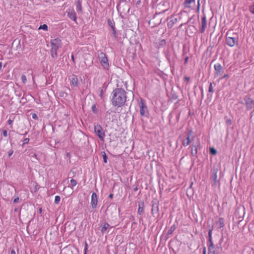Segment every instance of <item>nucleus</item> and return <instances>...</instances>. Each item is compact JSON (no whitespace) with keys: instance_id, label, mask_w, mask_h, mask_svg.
<instances>
[{"instance_id":"f257e3e1","label":"nucleus","mask_w":254,"mask_h":254,"mask_svg":"<svg viewBox=\"0 0 254 254\" xmlns=\"http://www.w3.org/2000/svg\"><path fill=\"white\" fill-rule=\"evenodd\" d=\"M111 102L115 107H121L123 106L127 101V93L122 88H116L112 93Z\"/></svg>"},{"instance_id":"f03ea898","label":"nucleus","mask_w":254,"mask_h":254,"mask_svg":"<svg viewBox=\"0 0 254 254\" xmlns=\"http://www.w3.org/2000/svg\"><path fill=\"white\" fill-rule=\"evenodd\" d=\"M51 55L53 59H57L58 57L57 50L62 46L61 40L59 38H56L51 40Z\"/></svg>"},{"instance_id":"7ed1b4c3","label":"nucleus","mask_w":254,"mask_h":254,"mask_svg":"<svg viewBox=\"0 0 254 254\" xmlns=\"http://www.w3.org/2000/svg\"><path fill=\"white\" fill-rule=\"evenodd\" d=\"M98 59L101 65L104 68L108 69L109 67L108 58L103 52H100L98 54Z\"/></svg>"},{"instance_id":"20e7f679","label":"nucleus","mask_w":254,"mask_h":254,"mask_svg":"<svg viewBox=\"0 0 254 254\" xmlns=\"http://www.w3.org/2000/svg\"><path fill=\"white\" fill-rule=\"evenodd\" d=\"M94 132L101 140L104 141L105 134L103 128L100 125L97 124L94 126Z\"/></svg>"},{"instance_id":"39448f33","label":"nucleus","mask_w":254,"mask_h":254,"mask_svg":"<svg viewBox=\"0 0 254 254\" xmlns=\"http://www.w3.org/2000/svg\"><path fill=\"white\" fill-rule=\"evenodd\" d=\"M228 33L226 34V43L230 47H234L235 45L238 44V39L236 35L235 37L228 36Z\"/></svg>"},{"instance_id":"423d86ee","label":"nucleus","mask_w":254,"mask_h":254,"mask_svg":"<svg viewBox=\"0 0 254 254\" xmlns=\"http://www.w3.org/2000/svg\"><path fill=\"white\" fill-rule=\"evenodd\" d=\"M152 214L154 215H156L157 217L159 216V201L157 199H153L152 201Z\"/></svg>"},{"instance_id":"0eeeda50","label":"nucleus","mask_w":254,"mask_h":254,"mask_svg":"<svg viewBox=\"0 0 254 254\" xmlns=\"http://www.w3.org/2000/svg\"><path fill=\"white\" fill-rule=\"evenodd\" d=\"M245 102V105L247 107V109L248 111L252 110L253 112L254 111V100L250 97H245L244 98Z\"/></svg>"},{"instance_id":"6e6552de","label":"nucleus","mask_w":254,"mask_h":254,"mask_svg":"<svg viewBox=\"0 0 254 254\" xmlns=\"http://www.w3.org/2000/svg\"><path fill=\"white\" fill-rule=\"evenodd\" d=\"M200 147L199 139H197V141L195 143H193L190 147L191 148V155L193 157H197V149Z\"/></svg>"},{"instance_id":"1a4fd4ad","label":"nucleus","mask_w":254,"mask_h":254,"mask_svg":"<svg viewBox=\"0 0 254 254\" xmlns=\"http://www.w3.org/2000/svg\"><path fill=\"white\" fill-rule=\"evenodd\" d=\"M218 172V169L214 168L212 170V175L211 178L213 181L212 186H216L219 183V180L217 179V173Z\"/></svg>"},{"instance_id":"9d476101","label":"nucleus","mask_w":254,"mask_h":254,"mask_svg":"<svg viewBox=\"0 0 254 254\" xmlns=\"http://www.w3.org/2000/svg\"><path fill=\"white\" fill-rule=\"evenodd\" d=\"M215 69V77L221 75L224 72V68L220 64H216L214 66Z\"/></svg>"},{"instance_id":"9b49d317","label":"nucleus","mask_w":254,"mask_h":254,"mask_svg":"<svg viewBox=\"0 0 254 254\" xmlns=\"http://www.w3.org/2000/svg\"><path fill=\"white\" fill-rule=\"evenodd\" d=\"M207 27V21L206 17L205 15H204L201 17V27L199 29V31L201 33H203L205 31V29Z\"/></svg>"},{"instance_id":"f8f14e48","label":"nucleus","mask_w":254,"mask_h":254,"mask_svg":"<svg viewBox=\"0 0 254 254\" xmlns=\"http://www.w3.org/2000/svg\"><path fill=\"white\" fill-rule=\"evenodd\" d=\"M67 15L68 18L70 19L73 20L75 23H77L76 19V14L74 11V10L72 8L71 9H69L68 11H67Z\"/></svg>"},{"instance_id":"ddd939ff","label":"nucleus","mask_w":254,"mask_h":254,"mask_svg":"<svg viewBox=\"0 0 254 254\" xmlns=\"http://www.w3.org/2000/svg\"><path fill=\"white\" fill-rule=\"evenodd\" d=\"M98 202V198L96 193L94 192L91 195V204L92 208L94 209L96 207Z\"/></svg>"},{"instance_id":"4468645a","label":"nucleus","mask_w":254,"mask_h":254,"mask_svg":"<svg viewBox=\"0 0 254 254\" xmlns=\"http://www.w3.org/2000/svg\"><path fill=\"white\" fill-rule=\"evenodd\" d=\"M161 7H162V11L160 12V14L167 12L168 14H169L171 10H170V5L169 3L168 2H164L162 5Z\"/></svg>"},{"instance_id":"2eb2a0df","label":"nucleus","mask_w":254,"mask_h":254,"mask_svg":"<svg viewBox=\"0 0 254 254\" xmlns=\"http://www.w3.org/2000/svg\"><path fill=\"white\" fill-rule=\"evenodd\" d=\"M139 106L140 108V115L142 116L145 115V110L147 109L146 105L143 103V101L142 99L140 100V102L139 103Z\"/></svg>"},{"instance_id":"dca6fc26","label":"nucleus","mask_w":254,"mask_h":254,"mask_svg":"<svg viewBox=\"0 0 254 254\" xmlns=\"http://www.w3.org/2000/svg\"><path fill=\"white\" fill-rule=\"evenodd\" d=\"M212 229H210L208 232V242H209V246H208V249H213L215 248L214 245L212 242Z\"/></svg>"},{"instance_id":"f3484780","label":"nucleus","mask_w":254,"mask_h":254,"mask_svg":"<svg viewBox=\"0 0 254 254\" xmlns=\"http://www.w3.org/2000/svg\"><path fill=\"white\" fill-rule=\"evenodd\" d=\"M190 134L191 132H189V133H188L187 137L183 141V145L185 147L189 145L191 142V140L190 139Z\"/></svg>"},{"instance_id":"a211bd4d","label":"nucleus","mask_w":254,"mask_h":254,"mask_svg":"<svg viewBox=\"0 0 254 254\" xmlns=\"http://www.w3.org/2000/svg\"><path fill=\"white\" fill-rule=\"evenodd\" d=\"M113 226H110V225L107 222H105L103 225V227L101 228V233L104 234L105 233L108 229V228H112Z\"/></svg>"},{"instance_id":"6ab92c4d","label":"nucleus","mask_w":254,"mask_h":254,"mask_svg":"<svg viewBox=\"0 0 254 254\" xmlns=\"http://www.w3.org/2000/svg\"><path fill=\"white\" fill-rule=\"evenodd\" d=\"M144 203L143 201H140L138 203V213L141 215L144 212Z\"/></svg>"},{"instance_id":"aec40b11","label":"nucleus","mask_w":254,"mask_h":254,"mask_svg":"<svg viewBox=\"0 0 254 254\" xmlns=\"http://www.w3.org/2000/svg\"><path fill=\"white\" fill-rule=\"evenodd\" d=\"M71 84L74 86H77L78 84V78L76 75L73 74L71 76Z\"/></svg>"},{"instance_id":"412c9836","label":"nucleus","mask_w":254,"mask_h":254,"mask_svg":"<svg viewBox=\"0 0 254 254\" xmlns=\"http://www.w3.org/2000/svg\"><path fill=\"white\" fill-rule=\"evenodd\" d=\"M76 8L77 12L81 13L82 11V8L81 6V1L78 0L75 2Z\"/></svg>"},{"instance_id":"4be33fe9","label":"nucleus","mask_w":254,"mask_h":254,"mask_svg":"<svg viewBox=\"0 0 254 254\" xmlns=\"http://www.w3.org/2000/svg\"><path fill=\"white\" fill-rule=\"evenodd\" d=\"M195 0H185L183 4L186 8H190V4L192 2H194Z\"/></svg>"},{"instance_id":"5701e85b","label":"nucleus","mask_w":254,"mask_h":254,"mask_svg":"<svg viewBox=\"0 0 254 254\" xmlns=\"http://www.w3.org/2000/svg\"><path fill=\"white\" fill-rule=\"evenodd\" d=\"M177 21L176 18H172L168 22V26L169 28H172L175 23Z\"/></svg>"},{"instance_id":"b1692460","label":"nucleus","mask_w":254,"mask_h":254,"mask_svg":"<svg viewBox=\"0 0 254 254\" xmlns=\"http://www.w3.org/2000/svg\"><path fill=\"white\" fill-rule=\"evenodd\" d=\"M221 250L219 247H217L216 249L215 248L213 249H208V254H216L217 250Z\"/></svg>"},{"instance_id":"393cba45","label":"nucleus","mask_w":254,"mask_h":254,"mask_svg":"<svg viewBox=\"0 0 254 254\" xmlns=\"http://www.w3.org/2000/svg\"><path fill=\"white\" fill-rule=\"evenodd\" d=\"M108 24L109 26H110L112 29V30H114V29L115 28V22L114 21L111 20L110 19H108Z\"/></svg>"},{"instance_id":"a878e982","label":"nucleus","mask_w":254,"mask_h":254,"mask_svg":"<svg viewBox=\"0 0 254 254\" xmlns=\"http://www.w3.org/2000/svg\"><path fill=\"white\" fill-rule=\"evenodd\" d=\"M218 223L219 224V228H223L224 226V219L223 218H220Z\"/></svg>"},{"instance_id":"bb28decb","label":"nucleus","mask_w":254,"mask_h":254,"mask_svg":"<svg viewBox=\"0 0 254 254\" xmlns=\"http://www.w3.org/2000/svg\"><path fill=\"white\" fill-rule=\"evenodd\" d=\"M48 26L47 24H43V25H41L40 26L39 28V29H43L45 31H47L48 30Z\"/></svg>"},{"instance_id":"cd10ccee","label":"nucleus","mask_w":254,"mask_h":254,"mask_svg":"<svg viewBox=\"0 0 254 254\" xmlns=\"http://www.w3.org/2000/svg\"><path fill=\"white\" fill-rule=\"evenodd\" d=\"M102 157L103 158V161L105 163H106L107 162V156L105 152H102Z\"/></svg>"},{"instance_id":"c85d7f7f","label":"nucleus","mask_w":254,"mask_h":254,"mask_svg":"<svg viewBox=\"0 0 254 254\" xmlns=\"http://www.w3.org/2000/svg\"><path fill=\"white\" fill-rule=\"evenodd\" d=\"M158 0H152V6L154 8H157L158 4L157 3V1Z\"/></svg>"},{"instance_id":"c756f323","label":"nucleus","mask_w":254,"mask_h":254,"mask_svg":"<svg viewBox=\"0 0 254 254\" xmlns=\"http://www.w3.org/2000/svg\"><path fill=\"white\" fill-rule=\"evenodd\" d=\"M60 200H61V197L59 195H56L55 196L54 203L56 204H58L59 203Z\"/></svg>"},{"instance_id":"7c9ffc66","label":"nucleus","mask_w":254,"mask_h":254,"mask_svg":"<svg viewBox=\"0 0 254 254\" xmlns=\"http://www.w3.org/2000/svg\"><path fill=\"white\" fill-rule=\"evenodd\" d=\"M92 111L94 114L98 113V109L96 108L95 104H94L92 106Z\"/></svg>"},{"instance_id":"2f4dec72","label":"nucleus","mask_w":254,"mask_h":254,"mask_svg":"<svg viewBox=\"0 0 254 254\" xmlns=\"http://www.w3.org/2000/svg\"><path fill=\"white\" fill-rule=\"evenodd\" d=\"M208 92L210 93H213L214 90L212 86V83H210L208 88Z\"/></svg>"},{"instance_id":"473e14b6","label":"nucleus","mask_w":254,"mask_h":254,"mask_svg":"<svg viewBox=\"0 0 254 254\" xmlns=\"http://www.w3.org/2000/svg\"><path fill=\"white\" fill-rule=\"evenodd\" d=\"M210 153L213 155H215L217 153V150L213 147L210 148Z\"/></svg>"},{"instance_id":"72a5a7b5","label":"nucleus","mask_w":254,"mask_h":254,"mask_svg":"<svg viewBox=\"0 0 254 254\" xmlns=\"http://www.w3.org/2000/svg\"><path fill=\"white\" fill-rule=\"evenodd\" d=\"M21 80L23 84H25L27 82L26 77L25 75L23 74L21 76Z\"/></svg>"},{"instance_id":"f704fd0d","label":"nucleus","mask_w":254,"mask_h":254,"mask_svg":"<svg viewBox=\"0 0 254 254\" xmlns=\"http://www.w3.org/2000/svg\"><path fill=\"white\" fill-rule=\"evenodd\" d=\"M166 44V42L165 40H162L160 41V48L162 46H165Z\"/></svg>"},{"instance_id":"c9c22d12","label":"nucleus","mask_w":254,"mask_h":254,"mask_svg":"<svg viewBox=\"0 0 254 254\" xmlns=\"http://www.w3.org/2000/svg\"><path fill=\"white\" fill-rule=\"evenodd\" d=\"M70 184L72 187L75 186L77 184L76 181L74 179H71L70 180Z\"/></svg>"},{"instance_id":"e433bc0d","label":"nucleus","mask_w":254,"mask_h":254,"mask_svg":"<svg viewBox=\"0 0 254 254\" xmlns=\"http://www.w3.org/2000/svg\"><path fill=\"white\" fill-rule=\"evenodd\" d=\"M226 124L228 126H230L232 124V121L230 119H227L226 120Z\"/></svg>"},{"instance_id":"4c0bfd02","label":"nucleus","mask_w":254,"mask_h":254,"mask_svg":"<svg viewBox=\"0 0 254 254\" xmlns=\"http://www.w3.org/2000/svg\"><path fill=\"white\" fill-rule=\"evenodd\" d=\"M87 250H88V245H87V243L85 242L84 249V254H87Z\"/></svg>"},{"instance_id":"58836bf2","label":"nucleus","mask_w":254,"mask_h":254,"mask_svg":"<svg viewBox=\"0 0 254 254\" xmlns=\"http://www.w3.org/2000/svg\"><path fill=\"white\" fill-rule=\"evenodd\" d=\"M29 141V139L28 138H25L23 140V143L22 146H23L25 144L28 143Z\"/></svg>"},{"instance_id":"ea45409f","label":"nucleus","mask_w":254,"mask_h":254,"mask_svg":"<svg viewBox=\"0 0 254 254\" xmlns=\"http://www.w3.org/2000/svg\"><path fill=\"white\" fill-rule=\"evenodd\" d=\"M2 132L4 137H6L7 136V131L6 129H2Z\"/></svg>"},{"instance_id":"a19ab883","label":"nucleus","mask_w":254,"mask_h":254,"mask_svg":"<svg viewBox=\"0 0 254 254\" xmlns=\"http://www.w3.org/2000/svg\"><path fill=\"white\" fill-rule=\"evenodd\" d=\"M37 154L36 153H31V158H35L36 160H37Z\"/></svg>"},{"instance_id":"79ce46f5","label":"nucleus","mask_w":254,"mask_h":254,"mask_svg":"<svg viewBox=\"0 0 254 254\" xmlns=\"http://www.w3.org/2000/svg\"><path fill=\"white\" fill-rule=\"evenodd\" d=\"M32 117L33 119L37 120L38 117L37 115L35 113L32 114Z\"/></svg>"},{"instance_id":"37998d69","label":"nucleus","mask_w":254,"mask_h":254,"mask_svg":"<svg viewBox=\"0 0 254 254\" xmlns=\"http://www.w3.org/2000/svg\"><path fill=\"white\" fill-rule=\"evenodd\" d=\"M229 77V75L228 74H224L223 77L221 78V79H227Z\"/></svg>"},{"instance_id":"c03bdc74","label":"nucleus","mask_w":254,"mask_h":254,"mask_svg":"<svg viewBox=\"0 0 254 254\" xmlns=\"http://www.w3.org/2000/svg\"><path fill=\"white\" fill-rule=\"evenodd\" d=\"M13 153V150L11 149L8 151V157H10Z\"/></svg>"},{"instance_id":"a18cd8bd","label":"nucleus","mask_w":254,"mask_h":254,"mask_svg":"<svg viewBox=\"0 0 254 254\" xmlns=\"http://www.w3.org/2000/svg\"><path fill=\"white\" fill-rule=\"evenodd\" d=\"M13 122V120H11V119H9L7 121V123L9 125H11L12 123Z\"/></svg>"},{"instance_id":"49530a36","label":"nucleus","mask_w":254,"mask_h":254,"mask_svg":"<svg viewBox=\"0 0 254 254\" xmlns=\"http://www.w3.org/2000/svg\"><path fill=\"white\" fill-rule=\"evenodd\" d=\"M19 200V197H16L15 198H14V200H13V202H14V203H17V202H18Z\"/></svg>"},{"instance_id":"de8ad7c7","label":"nucleus","mask_w":254,"mask_h":254,"mask_svg":"<svg viewBox=\"0 0 254 254\" xmlns=\"http://www.w3.org/2000/svg\"><path fill=\"white\" fill-rule=\"evenodd\" d=\"M64 95H65L66 96L67 93H66L65 92H61L60 94L61 97H64Z\"/></svg>"},{"instance_id":"09e8293b","label":"nucleus","mask_w":254,"mask_h":254,"mask_svg":"<svg viewBox=\"0 0 254 254\" xmlns=\"http://www.w3.org/2000/svg\"><path fill=\"white\" fill-rule=\"evenodd\" d=\"M188 60H189V57H187L185 58V61H184V63H185V64L188 63Z\"/></svg>"},{"instance_id":"8fccbe9b","label":"nucleus","mask_w":254,"mask_h":254,"mask_svg":"<svg viewBox=\"0 0 254 254\" xmlns=\"http://www.w3.org/2000/svg\"><path fill=\"white\" fill-rule=\"evenodd\" d=\"M141 3V0H138L136 2V5H138L140 4Z\"/></svg>"},{"instance_id":"3c124183","label":"nucleus","mask_w":254,"mask_h":254,"mask_svg":"<svg viewBox=\"0 0 254 254\" xmlns=\"http://www.w3.org/2000/svg\"><path fill=\"white\" fill-rule=\"evenodd\" d=\"M197 9L199 10L200 8V3H199V0L197 1Z\"/></svg>"},{"instance_id":"603ef678","label":"nucleus","mask_w":254,"mask_h":254,"mask_svg":"<svg viewBox=\"0 0 254 254\" xmlns=\"http://www.w3.org/2000/svg\"><path fill=\"white\" fill-rule=\"evenodd\" d=\"M112 31H113V34L114 35V36L115 37L116 36V29L115 28L114 30H112Z\"/></svg>"},{"instance_id":"864d4df0","label":"nucleus","mask_w":254,"mask_h":254,"mask_svg":"<svg viewBox=\"0 0 254 254\" xmlns=\"http://www.w3.org/2000/svg\"><path fill=\"white\" fill-rule=\"evenodd\" d=\"M71 59H72V61H73V62L74 63H75V61H74V58L73 55H71Z\"/></svg>"},{"instance_id":"5fc2aeb1","label":"nucleus","mask_w":254,"mask_h":254,"mask_svg":"<svg viewBox=\"0 0 254 254\" xmlns=\"http://www.w3.org/2000/svg\"><path fill=\"white\" fill-rule=\"evenodd\" d=\"M206 248H205V247H204L203 250V254H206Z\"/></svg>"},{"instance_id":"6e6d98bb","label":"nucleus","mask_w":254,"mask_h":254,"mask_svg":"<svg viewBox=\"0 0 254 254\" xmlns=\"http://www.w3.org/2000/svg\"><path fill=\"white\" fill-rule=\"evenodd\" d=\"M113 193H110L109 195V197L110 198H112L113 197Z\"/></svg>"},{"instance_id":"4d7b16f0","label":"nucleus","mask_w":254,"mask_h":254,"mask_svg":"<svg viewBox=\"0 0 254 254\" xmlns=\"http://www.w3.org/2000/svg\"><path fill=\"white\" fill-rule=\"evenodd\" d=\"M185 79L186 81H189L190 80V78L189 77L186 76L185 77Z\"/></svg>"},{"instance_id":"13d9d810","label":"nucleus","mask_w":254,"mask_h":254,"mask_svg":"<svg viewBox=\"0 0 254 254\" xmlns=\"http://www.w3.org/2000/svg\"><path fill=\"white\" fill-rule=\"evenodd\" d=\"M11 254H16L15 252V251L14 250H12L11 251Z\"/></svg>"},{"instance_id":"bf43d9fd","label":"nucleus","mask_w":254,"mask_h":254,"mask_svg":"<svg viewBox=\"0 0 254 254\" xmlns=\"http://www.w3.org/2000/svg\"><path fill=\"white\" fill-rule=\"evenodd\" d=\"M2 62H0V70H2V69H1V68H2Z\"/></svg>"},{"instance_id":"052dcab7","label":"nucleus","mask_w":254,"mask_h":254,"mask_svg":"<svg viewBox=\"0 0 254 254\" xmlns=\"http://www.w3.org/2000/svg\"><path fill=\"white\" fill-rule=\"evenodd\" d=\"M39 213H42V208L41 207H40L39 209Z\"/></svg>"},{"instance_id":"680f3d73","label":"nucleus","mask_w":254,"mask_h":254,"mask_svg":"<svg viewBox=\"0 0 254 254\" xmlns=\"http://www.w3.org/2000/svg\"><path fill=\"white\" fill-rule=\"evenodd\" d=\"M119 5L120 4L119 3L117 6V9L118 10L119 9Z\"/></svg>"},{"instance_id":"e2e57ef3","label":"nucleus","mask_w":254,"mask_h":254,"mask_svg":"<svg viewBox=\"0 0 254 254\" xmlns=\"http://www.w3.org/2000/svg\"><path fill=\"white\" fill-rule=\"evenodd\" d=\"M173 98L174 99H177V96H173Z\"/></svg>"},{"instance_id":"0e129e2a","label":"nucleus","mask_w":254,"mask_h":254,"mask_svg":"<svg viewBox=\"0 0 254 254\" xmlns=\"http://www.w3.org/2000/svg\"><path fill=\"white\" fill-rule=\"evenodd\" d=\"M137 190V187H136L135 189H134V190L136 191Z\"/></svg>"},{"instance_id":"69168bd1","label":"nucleus","mask_w":254,"mask_h":254,"mask_svg":"<svg viewBox=\"0 0 254 254\" xmlns=\"http://www.w3.org/2000/svg\"><path fill=\"white\" fill-rule=\"evenodd\" d=\"M27 132H26L24 134V135H25L26 134H27Z\"/></svg>"},{"instance_id":"338daca9","label":"nucleus","mask_w":254,"mask_h":254,"mask_svg":"<svg viewBox=\"0 0 254 254\" xmlns=\"http://www.w3.org/2000/svg\"><path fill=\"white\" fill-rule=\"evenodd\" d=\"M162 18L161 19L160 21V23L162 22Z\"/></svg>"},{"instance_id":"774afa93","label":"nucleus","mask_w":254,"mask_h":254,"mask_svg":"<svg viewBox=\"0 0 254 254\" xmlns=\"http://www.w3.org/2000/svg\"><path fill=\"white\" fill-rule=\"evenodd\" d=\"M18 96H19V97H20V96H21V94H19V95H18Z\"/></svg>"}]
</instances>
